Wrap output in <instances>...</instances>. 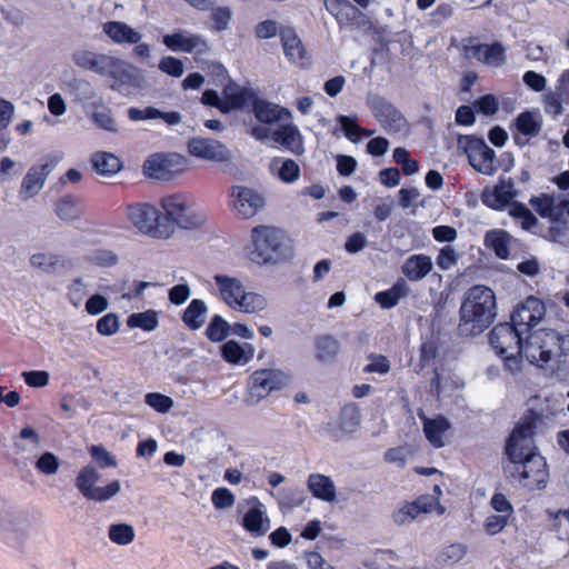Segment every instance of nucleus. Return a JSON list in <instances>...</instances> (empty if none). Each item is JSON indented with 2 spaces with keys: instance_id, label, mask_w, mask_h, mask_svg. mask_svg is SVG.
<instances>
[{
  "instance_id": "e2e57ef3",
  "label": "nucleus",
  "mask_w": 569,
  "mask_h": 569,
  "mask_svg": "<svg viewBox=\"0 0 569 569\" xmlns=\"http://www.w3.org/2000/svg\"><path fill=\"white\" fill-rule=\"evenodd\" d=\"M234 500V495L227 488H217L211 495V501L217 509L230 508Z\"/></svg>"
},
{
  "instance_id": "4468645a",
  "label": "nucleus",
  "mask_w": 569,
  "mask_h": 569,
  "mask_svg": "<svg viewBox=\"0 0 569 569\" xmlns=\"http://www.w3.org/2000/svg\"><path fill=\"white\" fill-rule=\"evenodd\" d=\"M545 315L546 307L543 302L530 296L515 307L510 316V322L527 337L531 329L542 320Z\"/></svg>"
},
{
  "instance_id": "f8f14e48",
  "label": "nucleus",
  "mask_w": 569,
  "mask_h": 569,
  "mask_svg": "<svg viewBox=\"0 0 569 569\" xmlns=\"http://www.w3.org/2000/svg\"><path fill=\"white\" fill-rule=\"evenodd\" d=\"M61 156L46 154L39 161L32 164L22 179L20 194H26V198L34 197L43 188L48 176L53 171Z\"/></svg>"
},
{
  "instance_id": "5701e85b",
  "label": "nucleus",
  "mask_w": 569,
  "mask_h": 569,
  "mask_svg": "<svg viewBox=\"0 0 569 569\" xmlns=\"http://www.w3.org/2000/svg\"><path fill=\"white\" fill-rule=\"evenodd\" d=\"M213 280L220 291L221 299L232 309L237 310L242 298H244V287L242 282L233 277L216 274Z\"/></svg>"
},
{
  "instance_id": "c85d7f7f",
  "label": "nucleus",
  "mask_w": 569,
  "mask_h": 569,
  "mask_svg": "<svg viewBox=\"0 0 569 569\" xmlns=\"http://www.w3.org/2000/svg\"><path fill=\"white\" fill-rule=\"evenodd\" d=\"M271 138L296 156L305 152L302 137L297 126L292 123L279 127L272 132Z\"/></svg>"
},
{
  "instance_id": "c756f323",
  "label": "nucleus",
  "mask_w": 569,
  "mask_h": 569,
  "mask_svg": "<svg viewBox=\"0 0 569 569\" xmlns=\"http://www.w3.org/2000/svg\"><path fill=\"white\" fill-rule=\"evenodd\" d=\"M432 267V260L429 256L417 253L405 260L401 271L408 280L420 281L430 273Z\"/></svg>"
},
{
  "instance_id": "39448f33",
  "label": "nucleus",
  "mask_w": 569,
  "mask_h": 569,
  "mask_svg": "<svg viewBox=\"0 0 569 569\" xmlns=\"http://www.w3.org/2000/svg\"><path fill=\"white\" fill-rule=\"evenodd\" d=\"M251 260L257 263H278L291 257L289 240L273 227L258 226L252 229Z\"/></svg>"
},
{
  "instance_id": "bf43d9fd",
  "label": "nucleus",
  "mask_w": 569,
  "mask_h": 569,
  "mask_svg": "<svg viewBox=\"0 0 569 569\" xmlns=\"http://www.w3.org/2000/svg\"><path fill=\"white\" fill-rule=\"evenodd\" d=\"M458 262V254L455 250V248L450 244L445 246L440 249L436 263L439 267V269L446 271L451 269L453 266H456Z\"/></svg>"
},
{
  "instance_id": "052dcab7",
  "label": "nucleus",
  "mask_w": 569,
  "mask_h": 569,
  "mask_svg": "<svg viewBox=\"0 0 569 569\" xmlns=\"http://www.w3.org/2000/svg\"><path fill=\"white\" fill-rule=\"evenodd\" d=\"M97 331L101 336H112L119 330V319L116 313H107L97 321Z\"/></svg>"
},
{
  "instance_id": "603ef678",
  "label": "nucleus",
  "mask_w": 569,
  "mask_h": 569,
  "mask_svg": "<svg viewBox=\"0 0 569 569\" xmlns=\"http://www.w3.org/2000/svg\"><path fill=\"white\" fill-rule=\"evenodd\" d=\"M368 360H370V362L363 367V373L386 375L390 371L391 365L386 356L378 353H369Z\"/></svg>"
},
{
  "instance_id": "0e129e2a",
  "label": "nucleus",
  "mask_w": 569,
  "mask_h": 569,
  "mask_svg": "<svg viewBox=\"0 0 569 569\" xmlns=\"http://www.w3.org/2000/svg\"><path fill=\"white\" fill-rule=\"evenodd\" d=\"M21 376L24 382L32 388L46 387L50 379L49 372L44 370L23 371Z\"/></svg>"
},
{
  "instance_id": "f03ea898",
  "label": "nucleus",
  "mask_w": 569,
  "mask_h": 569,
  "mask_svg": "<svg viewBox=\"0 0 569 569\" xmlns=\"http://www.w3.org/2000/svg\"><path fill=\"white\" fill-rule=\"evenodd\" d=\"M497 317V301L492 289L483 284L470 287L462 297L459 309V337L471 338L481 335Z\"/></svg>"
},
{
  "instance_id": "0eeeda50",
  "label": "nucleus",
  "mask_w": 569,
  "mask_h": 569,
  "mask_svg": "<svg viewBox=\"0 0 569 569\" xmlns=\"http://www.w3.org/2000/svg\"><path fill=\"white\" fill-rule=\"evenodd\" d=\"M162 209L172 226L177 224L182 229H197L206 221L204 212L194 209L193 200L184 193L167 196L161 200ZM174 230V227H172Z\"/></svg>"
},
{
  "instance_id": "423d86ee",
  "label": "nucleus",
  "mask_w": 569,
  "mask_h": 569,
  "mask_svg": "<svg viewBox=\"0 0 569 569\" xmlns=\"http://www.w3.org/2000/svg\"><path fill=\"white\" fill-rule=\"evenodd\" d=\"M561 356H569V333L542 330L527 341L526 359L537 367L545 368L553 357Z\"/></svg>"
},
{
  "instance_id": "20e7f679",
  "label": "nucleus",
  "mask_w": 569,
  "mask_h": 569,
  "mask_svg": "<svg viewBox=\"0 0 569 569\" xmlns=\"http://www.w3.org/2000/svg\"><path fill=\"white\" fill-rule=\"evenodd\" d=\"M533 335L525 336L511 322L495 326L489 332V342L510 371L520 369L521 358L526 357L527 341Z\"/></svg>"
},
{
  "instance_id": "680f3d73",
  "label": "nucleus",
  "mask_w": 569,
  "mask_h": 569,
  "mask_svg": "<svg viewBox=\"0 0 569 569\" xmlns=\"http://www.w3.org/2000/svg\"><path fill=\"white\" fill-rule=\"evenodd\" d=\"M438 356V346L435 341L428 340L421 343L419 355V366L421 369L433 363Z\"/></svg>"
},
{
  "instance_id": "c03bdc74",
  "label": "nucleus",
  "mask_w": 569,
  "mask_h": 569,
  "mask_svg": "<svg viewBox=\"0 0 569 569\" xmlns=\"http://www.w3.org/2000/svg\"><path fill=\"white\" fill-rule=\"evenodd\" d=\"M109 539L119 546H127L134 540L136 533L131 525L112 523L108 529Z\"/></svg>"
},
{
  "instance_id": "9d476101",
  "label": "nucleus",
  "mask_w": 569,
  "mask_h": 569,
  "mask_svg": "<svg viewBox=\"0 0 569 569\" xmlns=\"http://www.w3.org/2000/svg\"><path fill=\"white\" fill-rule=\"evenodd\" d=\"M100 477V472L91 465L84 466L79 471L76 478V487L86 499L104 502L119 493L121 488L119 480H113L106 487H96Z\"/></svg>"
},
{
  "instance_id": "37998d69",
  "label": "nucleus",
  "mask_w": 569,
  "mask_h": 569,
  "mask_svg": "<svg viewBox=\"0 0 569 569\" xmlns=\"http://www.w3.org/2000/svg\"><path fill=\"white\" fill-rule=\"evenodd\" d=\"M337 121L339 122L345 136L352 142H357L360 139V134L365 137L373 136L375 131L370 129H363L357 123V117L350 116H338Z\"/></svg>"
},
{
  "instance_id": "1a4fd4ad",
  "label": "nucleus",
  "mask_w": 569,
  "mask_h": 569,
  "mask_svg": "<svg viewBox=\"0 0 569 569\" xmlns=\"http://www.w3.org/2000/svg\"><path fill=\"white\" fill-rule=\"evenodd\" d=\"M458 147L468 157L470 166L478 172L492 176L499 164L496 158V152L491 149L483 139L473 136H459Z\"/></svg>"
},
{
  "instance_id": "dca6fc26",
  "label": "nucleus",
  "mask_w": 569,
  "mask_h": 569,
  "mask_svg": "<svg viewBox=\"0 0 569 569\" xmlns=\"http://www.w3.org/2000/svg\"><path fill=\"white\" fill-rule=\"evenodd\" d=\"M187 148L192 157L203 160L229 162L232 158L230 150L223 143L211 138H191Z\"/></svg>"
},
{
  "instance_id": "a211bd4d",
  "label": "nucleus",
  "mask_w": 569,
  "mask_h": 569,
  "mask_svg": "<svg viewBox=\"0 0 569 569\" xmlns=\"http://www.w3.org/2000/svg\"><path fill=\"white\" fill-rule=\"evenodd\" d=\"M182 158L178 154H153L143 163L146 176L158 180H170L180 170Z\"/></svg>"
},
{
  "instance_id": "f257e3e1",
  "label": "nucleus",
  "mask_w": 569,
  "mask_h": 569,
  "mask_svg": "<svg viewBox=\"0 0 569 569\" xmlns=\"http://www.w3.org/2000/svg\"><path fill=\"white\" fill-rule=\"evenodd\" d=\"M505 455L508 458L502 465L506 480L519 482L528 490L543 489L549 479L546 459L538 452L533 440L531 422L518 423L509 435Z\"/></svg>"
},
{
  "instance_id": "09e8293b",
  "label": "nucleus",
  "mask_w": 569,
  "mask_h": 569,
  "mask_svg": "<svg viewBox=\"0 0 569 569\" xmlns=\"http://www.w3.org/2000/svg\"><path fill=\"white\" fill-rule=\"evenodd\" d=\"M267 307V300L263 296L256 292H244V298H242L239 303L237 310L253 313L263 310Z\"/></svg>"
},
{
  "instance_id": "3c124183",
  "label": "nucleus",
  "mask_w": 569,
  "mask_h": 569,
  "mask_svg": "<svg viewBox=\"0 0 569 569\" xmlns=\"http://www.w3.org/2000/svg\"><path fill=\"white\" fill-rule=\"evenodd\" d=\"M68 88L78 101H88L94 97V90L88 80L73 79L68 82Z\"/></svg>"
},
{
  "instance_id": "864d4df0",
  "label": "nucleus",
  "mask_w": 569,
  "mask_h": 569,
  "mask_svg": "<svg viewBox=\"0 0 569 569\" xmlns=\"http://www.w3.org/2000/svg\"><path fill=\"white\" fill-rule=\"evenodd\" d=\"M144 402L160 413H167L173 407V400L159 392H149L144 396Z\"/></svg>"
},
{
  "instance_id": "72a5a7b5",
  "label": "nucleus",
  "mask_w": 569,
  "mask_h": 569,
  "mask_svg": "<svg viewBox=\"0 0 569 569\" xmlns=\"http://www.w3.org/2000/svg\"><path fill=\"white\" fill-rule=\"evenodd\" d=\"M208 307L201 299H192L181 315L183 325L192 331L199 330L206 322Z\"/></svg>"
},
{
  "instance_id": "bb28decb",
  "label": "nucleus",
  "mask_w": 569,
  "mask_h": 569,
  "mask_svg": "<svg viewBox=\"0 0 569 569\" xmlns=\"http://www.w3.org/2000/svg\"><path fill=\"white\" fill-rule=\"evenodd\" d=\"M254 347L251 343H239L236 340H228L220 347L222 359L231 365H246L254 356Z\"/></svg>"
},
{
  "instance_id": "a19ab883",
  "label": "nucleus",
  "mask_w": 569,
  "mask_h": 569,
  "mask_svg": "<svg viewBox=\"0 0 569 569\" xmlns=\"http://www.w3.org/2000/svg\"><path fill=\"white\" fill-rule=\"evenodd\" d=\"M281 163L278 168L277 176L284 183H292L300 177V168L292 159L282 160L281 158L272 159L270 170L274 171L277 164Z\"/></svg>"
},
{
  "instance_id": "f704fd0d",
  "label": "nucleus",
  "mask_w": 569,
  "mask_h": 569,
  "mask_svg": "<svg viewBox=\"0 0 569 569\" xmlns=\"http://www.w3.org/2000/svg\"><path fill=\"white\" fill-rule=\"evenodd\" d=\"M316 359L322 363L333 362L340 352V342L332 335H320L315 338Z\"/></svg>"
},
{
  "instance_id": "338daca9",
  "label": "nucleus",
  "mask_w": 569,
  "mask_h": 569,
  "mask_svg": "<svg viewBox=\"0 0 569 569\" xmlns=\"http://www.w3.org/2000/svg\"><path fill=\"white\" fill-rule=\"evenodd\" d=\"M90 455L100 468L117 466L114 457H112L102 446H92L90 448Z\"/></svg>"
},
{
  "instance_id": "412c9836",
  "label": "nucleus",
  "mask_w": 569,
  "mask_h": 569,
  "mask_svg": "<svg viewBox=\"0 0 569 569\" xmlns=\"http://www.w3.org/2000/svg\"><path fill=\"white\" fill-rule=\"evenodd\" d=\"M437 500L430 495H423L418 497L412 502H406L402 507H400L397 511L392 513V519L395 523L401 526L407 522H411L415 520L420 513L430 512Z\"/></svg>"
},
{
  "instance_id": "7ed1b4c3",
  "label": "nucleus",
  "mask_w": 569,
  "mask_h": 569,
  "mask_svg": "<svg viewBox=\"0 0 569 569\" xmlns=\"http://www.w3.org/2000/svg\"><path fill=\"white\" fill-rule=\"evenodd\" d=\"M72 61L83 70L113 79V83L109 86L112 91L122 92L123 88L139 87V77L130 71L123 60L117 57L89 50H77L72 53Z\"/></svg>"
},
{
  "instance_id": "a18cd8bd",
  "label": "nucleus",
  "mask_w": 569,
  "mask_h": 569,
  "mask_svg": "<svg viewBox=\"0 0 569 569\" xmlns=\"http://www.w3.org/2000/svg\"><path fill=\"white\" fill-rule=\"evenodd\" d=\"M278 502L281 508L293 509L303 503L306 496L301 488H281L277 492Z\"/></svg>"
},
{
  "instance_id": "f3484780",
  "label": "nucleus",
  "mask_w": 569,
  "mask_h": 569,
  "mask_svg": "<svg viewBox=\"0 0 569 569\" xmlns=\"http://www.w3.org/2000/svg\"><path fill=\"white\" fill-rule=\"evenodd\" d=\"M162 43L174 52L206 54L210 51L207 40L196 33L178 31L162 37Z\"/></svg>"
},
{
  "instance_id": "49530a36",
  "label": "nucleus",
  "mask_w": 569,
  "mask_h": 569,
  "mask_svg": "<svg viewBox=\"0 0 569 569\" xmlns=\"http://www.w3.org/2000/svg\"><path fill=\"white\" fill-rule=\"evenodd\" d=\"M540 236L555 243L567 246L569 243V222L551 224L545 233Z\"/></svg>"
},
{
  "instance_id": "ddd939ff",
  "label": "nucleus",
  "mask_w": 569,
  "mask_h": 569,
  "mask_svg": "<svg viewBox=\"0 0 569 569\" xmlns=\"http://www.w3.org/2000/svg\"><path fill=\"white\" fill-rule=\"evenodd\" d=\"M290 381V375L281 369H258L250 375V389L253 396L263 399L287 387Z\"/></svg>"
},
{
  "instance_id": "7c9ffc66",
  "label": "nucleus",
  "mask_w": 569,
  "mask_h": 569,
  "mask_svg": "<svg viewBox=\"0 0 569 569\" xmlns=\"http://www.w3.org/2000/svg\"><path fill=\"white\" fill-rule=\"evenodd\" d=\"M423 425V432L427 440L435 447L441 448L445 446L443 435L450 428L449 420L443 416H437L433 419L426 417L422 412L419 413Z\"/></svg>"
},
{
  "instance_id": "13d9d810",
  "label": "nucleus",
  "mask_w": 569,
  "mask_h": 569,
  "mask_svg": "<svg viewBox=\"0 0 569 569\" xmlns=\"http://www.w3.org/2000/svg\"><path fill=\"white\" fill-rule=\"evenodd\" d=\"M92 122L100 129L110 132H117V123L112 116V112L109 108H106L103 111L93 112L91 116Z\"/></svg>"
},
{
  "instance_id": "774afa93",
  "label": "nucleus",
  "mask_w": 569,
  "mask_h": 569,
  "mask_svg": "<svg viewBox=\"0 0 569 569\" xmlns=\"http://www.w3.org/2000/svg\"><path fill=\"white\" fill-rule=\"evenodd\" d=\"M190 295V287L187 283H179L169 289L168 299L172 305L181 306L189 299Z\"/></svg>"
},
{
  "instance_id": "69168bd1",
  "label": "nucleus",
  "mask_w": 569,
  "mask_h": 569,
  "mask_svg": "<svg viewBox=\"0 0 569 569\" xmlns=\"http://www.w3.org/2000/svg\"><path fill=\"white\" fill-rule=\"evenodd\" d=\"M473 107L486 116H492L498 111L499 102L493 94L488 93L476 100Z\"/></svg>"
},
{
  "instance_id": "8fccbe9b",
  "label": "nucleus",
  "mask_w": 569,
  "mask_h": 569,
  "mask_svg": "<svg viewBox=\"0 0 569 569\" xmlns=\"http://www.w3.org/2000/svg\"><path fill=\"white\" fill-rule=\"evenodd\" d=\"M88 260L101 268H110L116 266L119 262L118 254L109 249H96L93 250Z\"/></svg>"
},
{
  "instance_id": "473e14b6",
  "label": "nucleus",
  "mask_w": 569,
  "mask_h": 569,
  "mask_svg": "<svg viewBox=\"0 0 569 569\" xmlns=\"http://www.w3.org/2000/svg\"><path fill=\"white\" fill-rule=\"evenodd\" d=\"M279 33L283 51L288 60L295 63L302 61L306 50L295 29L286 27L282 28Z\"/></svg>"
},
{
  "instance_id": "4be33fe9",
  "label": "nucleus",
  "mask_w": 569,
  "mask_h": 569,
  "mask_svg": "<svg viewBox=\"0 0 569 569\" xmlns=\"http://www.w3.org/2000/svg\"><path fill=\"white\" fill-rule=\"evenodd\" d=\"M222 94V113H229L232 110L243 109L246 106L251 103L256 96L251 89L240 87L232 80H229V82L223 87Z\"/></svg>"
},
{
  "instance_id": "2f4dec72",
  "label": "nucleus",
  "mask_w": 569,
  "mask_h": 569,
  "mask_svg": "<svg viewBox=\"0 0 569 569\" xmlns=\"http://www.w3.org/2000/svg\"><path fill=\"white\" fill-rule=\"evenodd\" d=\"M307 486L312 496L319 500L332 502L337 498L336 486L332 479L322 473H311Z\"/></svg>"
},
{
  "instance_id": "4c0bfd02",
  "label": "nucleus",
  "mask_w": 569,
  "mask_h": 569,
  "mask_svg": "<svg viewBox=\"0 0 569 569\" xmlns=\"http://www.w3.org/2000/svg\"><path fill=\"white\" fill-rule=\"evenodd\" d=\"M93 169L101 176H112L120 171L122 163L120 159L109 152H96L91 157Z\"/></svg>"
},
{
  "instance_id": "a878e982",
  "label": "nucleus",
  "mask_w": 569,
  "mask_h": 569,
  "mask_svg": "<svg viewBox=\"0 0 569 569\" xmlns=\"http://www.w3.org/2000/svg\"><path fill=\"white\" fill-rule=\"evenodd\" d=\"M102 30L117 44H136L142 39L139 31L122 21H107Z\"/></svg>"
},
{
  "instance_id": "2eb2a0df",
  "label": "nucleus",
  "mask_w": 569,
  "mask_h": 569,
  "mask_svg": "<svg viewBox=\"0 0 569 569\" xmlns=\"http://www.w3.org/2000/svg\"><path fill=\"white\" fill-rule=\"evenodd\" d=\"M230 197L232 198L231 203L234 211L243 219L253 217L266 204L264 197L249 187H231Z\"/></svg>"
},
{
  "instance_id": "e433bc0d",
  "label": "nucleus",
  "mask_w": 569,
  "mask_h": 569,
  "mask_svg": "<svg viewBox=\"0 0 569 569\" xmlns=\"http://www.w3.org/2000/svg\"><path fill=\"white\" fill-rule=\"evenodd\" d=\"M408 293V284L405 280L400 279L390 289L377 292L375 295V301L383 309H391Z\"/></svg>"
},
{
  "instance_id": "6e6552de",
  "label": "nucleus",
  "mask_w": 569,
  "mask_h": 569,
  "mask_svg": "<svg viewBox=\"0 0 569 569\" xmlns=\"http://www.w3.org/2000/svg\"><path fill=\"white\" fill-rule=\"evenodd\" d=\"M128 218L131 223L144 234L158 239H167L172 232V224L168 218L149 203H136L128 207Z\"/></svg>"
},
{
  "instance_id": "b1692460",
  "label": "nucleus",
  "mask_w": 569,
  "mask_h": 569,
  "mask_svg": "<svg viewBox=\"0 0 569 569\" xmlns=\"http://www.w3.org/2000/svg\"><path fill=\"white\" fill-rule=\"evenodd\" d=\"M467 54L488 66L500 67L506 62V50L500 42L471 46L468 48Z\"/></svg>"
},
{
  "instance_id": "6ab92c4d",
  "label": "nucleus",
  "mask_w": 569,
  "mask_h": 569,
  "mask_svg": "<svg viewBox=\"0 0 569 569\" xmlns=\"http://www.w3.org/2000/svg\"><path fill=\"white\" fill-rule=\"evenodd\" d=\"M517 197L515 183L511 178H499V182L492 188H485L481 192V201L493 210L505 209Z\"/></svg>"
},
{
  "instance_id": "393cba45",
  "label": "nucleus",
  "mask_w": 569,
  "mask_h": 569,
  "mask_svg": "<svg viewBox=\"0 0 569 569\" xmlns=\"http://www.w3.org/2000/svg\"><path fill=\"white\" fill-rule=\"evenodd\" d=\"M84 201L74 194L62 196L54 203V213L64 222L80 220L84 216Z\"/></svg>"
},
{
  "instance_id": "79ce46f5",
  "label": "nucleus",
  "mask_w": 569,
  "mask_h": 569,
  "mask_svg": "<svg viewBox=\"0 0 569 569\" xmlns=\"http://www.w3.org/2000/svg\"><path fill=\"white\" fill-rule=\"evenodd\" d=\"M127 325L129 328H140L143 331H153L159 326L158 313L156 310H147L136 312L128 317Z\"/></svg>"
},
{
  "instance_id": "58836bf2",
  "label": "nucleus",
  "mask_w": 569,
  "mask_h": 569,
  "mask_svg": "<svg viewBox=\"0 0 569 569\" xmlns=\"http://www.w3.org/2000/svg\"><path fill=\"white\" fill-rule=\"evenodd\" d=\"M541 117L539 112L523 111L516 118L517 130L527 137H535L541 131Z\"/></svg>"
},
{
  "instance_id": "6e6d98bb",
  "label": "nucleus",
  "mask_w": 569,
  "mask_h": 569,
  "mask_svg": "<svg viewBox=\"0 0 569 569\" xmlns=\"http://www.w3.org/2000/svg\"><path fill=\"white\" fill-rule=\"evenodd\" d=\"M158 68L163 73H167L168 76L180 78L184 72L183 63L180 59L171 56L163 57Z\"/></svg>"
},
{
  "instance_id": "ea45409f",
  "label": "nucleus",
  "mask_w": 569,
  "mask_h": 569,
  "mask_svg": "<svg viewBox=\"0 0 569 569\" xmlns=\"http://www.w3.org/2000/svg\"><path fill=\"white\" fill-rule=\"evenodd\" d=\"M231 325L220 315H213L206 328L204 336L211 342H222L230 335Z\"/></svg>"
},
{
  "instance_id": "cd10ccee",
  "label": "nucleus",
  "mask_w": 569,
  "mask_h": 569,
  "mask_svg": "<svg viewBox=\"0 0 569 569\" xmlns=\"http://www.w3.org/2000/svg\"><path fill=\"white\" fill-rule=\"evenodd\" d=\"M251 104L256 119L262 123H273L284 118L291 117V113L288 109L262 100L257 96H254L252 99Z\"/></svg>"
},
{
  "instance_id": "4d7b16f0",
  "label": "nucleus",
  "mask_w": 569,
  "mask_h": 569,
  "mask_svg": "<svg viewBox=\"0 0 569 569\" xmlns=\"http://www.w3.org/2000/svg\"><path fill=\"white\" fill-rule=\"evenodd\" d=\"M467 546L462 543H451L440 553V560L446 563H457L467 555Z\"/></svg>"
},
{
  "instance_id": "de8ad7c7",
  "label": "nucleus",
  "mask_w": 569,
  "mask_h": 569,
  "mask_svg": "<svg viewBox=\"0 0 569 569\" xmlns=\"http://www.w3.org/2000/svg\"><path fill=\"white\" fill-rule=\"evenodd\" d=\"M59 263V256L54 253H34L30 257V264L46 273H53Z\"/></svg>"
},
{
  "instance_id": "c9c22d12",
  "label": "nucleus",
  "mask_w": 569,
  "mask_h": 569,
  "mask_svg": "<svg viewBox=\"0 0 569 569\" xmlns=\"http://www.w3.org/2000/svg\"><path fill=\"white\" fill-rule=\"evenodd\" d=\"M511 237L502 229L489 230L485 234V246L491 249L499 259H508Z\"/></svg>"
},
{
  "instance_id": "aec40b11",
  "label": "nucleus",
  "mask_w": 569,
  "mask_h": 569,
  "mask_svg": "<svg viewBox=\"0 0 569 569\" xmlns=\"http://www.w3.org/2000/svg\"><path fill=\"white\" fill-rule=\"evenodd\" d=\"M252 505L242 518L243 528L253 537H261L270 529V520L266 515L264 506L257 497L248 500Z\"/></svg>"
},
{
  "instance_id": "5fc2aeb1",
  "label": "nucleus",
  "mask_w": 569,
  "mask_h": 569,
  "mask_svg": "<svg viewBox=\"0 0 569 569\" xmlns=\"http://www.w3.org/2000/svg\"><path fill=\"white\" fill-rule=\"evenodd\" d=\"M59 466L60 461L58 457L50 451L42 453L34 463V467L44 475H54Z\"/></svg>"
},
{
  "instance_id": "9b49d317",
  "label": "nucleus",
  "mask_w": 569,
  "mask_h": 569,
  "mask_svg": "<svg viewBox=\"0 0 569 569\" xmlns=\"http://www.w3.org/2000/svg\"><path fill=\"white\" fill-rule=\"evenodd\" d=\"M366 103L386 132L399 133L407 127L405 116L386 98L379 94L368 96Z\"/></svg>"
}]
</instances>
